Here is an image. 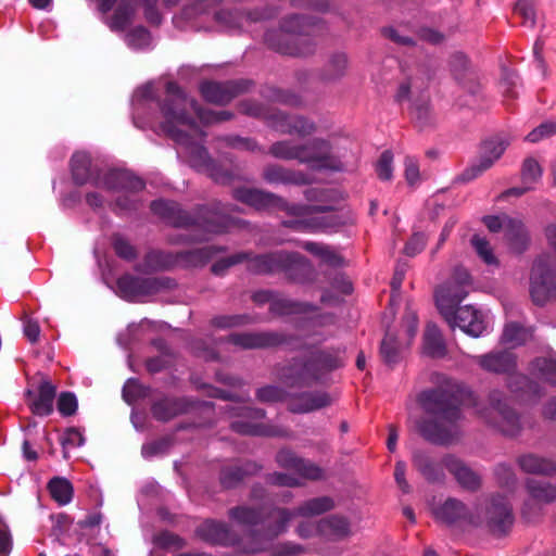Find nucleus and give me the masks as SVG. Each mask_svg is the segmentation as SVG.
<instances>
[{
    "label": "nucleus",
    "mask_w": 556,
    "mask_h": 556,
    "mask_svg": "<svg viewBox=\"0 0 556 556\" xmlns=\"http://www.w3.org/2000/svg\"><path fill=\"white\" fill-rule=\"evenodd\" d=\"M176 265V252H167L163 250H151L143 257L142 268L136 269L143 273H156L172 270Z\"/></svg>",
    "instance_id": "obj_36"
},
{
    "label": "nucleus",
    "mask_w": 556,
    "mask_h": 556,
    "mask_svg": "<svg viewBox=\"0 0 556 556\" xmlns=\"http://www.w3.org/2000/svg\"><path fill=\"white\" fill-rule=\"evenodd\" d=\"M27 397H33L29 408L34 415L48 416L53 412V403L56 395V388L49 380H42L38 386V394L33 391L26 392Z\"/></svg>",
    "instance_id": "obj_33"
},
{
    "label": "nucleus",
    "mask_w": 556,
    "mask_h": 556,
    "mask_svg": "<svg viewBox=\"0 0 556 556\" xmlns=\"http://www.w3.org/2000/svg\"><path fill=\"white\" fill-rule=\"evenodd\" d=\"M134 15L135 10L131 5L121 3L111 18L110 28L114 31H124L131 24Z\"/></svg>",
    "instance_id": "obj_52"
},
{
    "label": "nucleus",
    "mask_w": 556,
    "mask_h": 556,
    "mask_svg": "<svg viewBox=\"0 0 556 556\" xmlns=\"http://www.w3.org/2000/svg\"><path fill=\"white\" fill-rule=\"evenodd\" d=\"M412 465L419 475L431 484H443L446 476L443 458L438 460L429 451L415 448L412 453Z\"/></svg>",
    "instance_id": "obj_20"
},
{
    "label": "nucleus",
    "mask_w": 556,
    "mask_h": 556,
    "mask_svg": "<svg viewBox=\"0 0 556 556\" xmlns=\"http://www.w3.org/2000/svg\"><path fill=\"white\" fill-rule=\"evenodd\" d=\"M176 285L175 279L170 277H139L130 274L121 276L116 281L118 291L126 301L154 295L163 290H172Z\"/></svg>",
    "instance_id": "obj_13"
},
{
    "label": "nucleus",
    "mask_w": 556,
    "mask_h": 556,
    "mask_svg": "<svg viewBox=\"0 0 556 556\" xmlns=\"http://www.w3.org/2000/svg\"><path fill=\"white\" fill-rule=\"evenodd\" d=\"M380 355L387 365H394L399 362V346L396 339L387 333L381 341Z\"/></svg>",
    "instance_id": "obj_61"
},
{
    "label": "nucleus",
    "mask_w": 556,
    "mask_h": 556,
    "mask_svg": "<svg viewBox=\"0 0 556 556\" xmlns=\"http://www.w3.org/2000/svg\"><path fill=\"white\" fill-rule=\"evenodd\" d=\"M414 126L419 130H425L435 126V114L430 105L428 97H420L410 105L409 111Z\"/></svg>",
    "instance_id": "obj_38"
},
{
    "label": "nucleus",
    "mask_w": 556,
    "mask_h": 556,
    "mask_svg": "<svg viewBox=\"0 0 556 556\" xmlns=\"http://www.w3.org/2000/svg\"><path fill=\"white\" fill-rule=\"evenodd\" d=\"M488 407L480 410L484 421L504 435H517L521 430L520 417L509 405L505 393L492 390L488 395Z\"/></svg>",
    "instance_id": "obj_10"
},
{
    "label": "nucleus",
    "mask_w": 556,
    "mask_h": 556,
    "mask_svg": "<svg viewBox=\"0 0 556 556\" xmlns=\"http://www.w3.org/2000/svg\"><path fill=\"white\" fill-rule=\"evenodd\" d=\"M348 56L343 52H336L330 55L327 63L319 72V79L324 83H333L345 76L348 71Z\"/></svg>",
    "instance_id": "obj_40"
},
{
    "label": "nucleus",
    "mask_w": 556,
    "mask_h": 556,
    "mask_svg": "<svg viewBox=\"0 0 556 556\" xmlns=\"http://www.w3.org/2000/svg\"><path fill=\"white\" fill-rule=\"evenodd\" d=\"M56 408L64 417L75 415L78 408L76 395L68 391L61 392L56 401Z\"/></svg>",
    "instance_id": "obj_64"
},
{
    "label": "nucleus",
    "mask_w": 556,
    "mask_h": 556,
    "mask_svg": "<svg viewBox=\"0 0 556 556\" xmlns=\"http://www.w3.org/2000/svg\"><path fill=\"white\" fill-rule=\"evenodd\" d=\"M256 399L262 403H277L285 401L287 392L278 386H265L256 391Z\"/></svg>",
    "instance_id": "obj_63"
},
{
    "label": "nucleus",
    "mask_w": 556,
    "mask_h": 556,
    "mask_svg": "<svg viewBox=\"0 0 556 556\" xmlns=\"http://www.w3.org/2000/svg\"><path fill=\"white\" fill-rule=\"evenodd\" d=\"M531 337V332L517 323H509L505 326L502 342L518 346L523 344Z\"/></svg>",
    "instance_id": "obj_49"
},
{
    "label": "nucleus",
    "mask_w": 556,
    "mask_h": 556,
    "mask_svg": "<svg viewBox=\"0 0 556 556\" xmlns=\"http://www.w3.org/2000/svg\"><path fill=\"white\" fill-rule=\"evenodd\" d=\"M331 405V396L325 391H306L294 397L289 409L292 413L304 414Z\"/></svg>",
    "instance_id": "obj_34"
},
{
    "label": "nucleus",
    "mask_w": 556,
    "mask_h": 556,
    "mask_svg": "<svg viewBox=\"0 0 556 556\" xmlns=\"http://www.w3.org/2000/svg\"><path fill=\"white\" fill-rule=\"evenodd\" d=\"M100 181L101 185L99 188L112 192H138L146 187V182L140 177L135 176L131 172L126 169L101 170Z\"/></svg>",
    "instance_id": "obj_21"
},
{
    "label": "nucleus",
    "mask_w": 556,
    "mask_h": 556,
    "mask_svg": "<svg viewBox=\"0 0 556 556\" xmlns=\"http://www.w3.org/2000/svg\"><path fill=\"white\" fill-rule=\"evenodd\" d=\"M334 507V502L330 496H319L307 500L294 509L288 508H274L268 517H275V522L268 525L262 535L265 540H275L280 534L285 533L290 520L296 516L314 517L331 510Z\"/></svg>",
    "instance_id": "obj_8"
},
{
    "label": "nucleus",
    "mask_w": 556,
    "mask_h": 556,
    "mask_svg": "<svg viewBox=\"0 0 556 556\" xmlns=\"http://www.w3.org/2000/svg\"><path fill=\"white\" fill-rule=\"evenodd\" d=\"M470 242L477 254L483 260L485 264H497V260L493 254L490 242L485 238H482L479 235H473Z\"/></svg>",
    "instance_id": "obj_62"
},
{
    "label": "nucleus",
    "mask_w": 556,
    "mask_h": 556,
    "mask_svg": "<svg viewBox=\"0 0 556 556\" xmlns=\"http://www.w3.org/2000/svg\"><path fill=\"white\" fill-rule=\"evenodd\" d=\"M473 361L485 371L510 375L517 367L516 355L507 350L473 356Z\"/></svg>",
    "instance_id": "obj_27"
},
{
    "label": "nucleus",
    "mask_w": 556,
    "mask_h": 556,
    "mask_svg": "<svg viewBox=\"0 0 556 556\" xmlns=\"http://www.w3.org/2000/svg\"><path fill=\"white\" fill-rule=\"evenodd\" d=\"M227 341L244 350L269 349L287 345L303 350L301 356L290 358L278 369L279 380L290 389H308L325 381L326 377L345 366V348H321L317 344H295L302 337L280 331L240 332L228 336Z\"/></svg>",
    "instance_id": "obj_1"
},
{
    "label": "nucleus",
    "mask_w": 556,
    "mask_h": 556,
    "mask_svg": "<svg viewBox=\"0 0 556 556\" xmlns=\"http://www.w3.org/2000/svg\"><path fill=\"white\" fill-rule=\"evenodd\" d=\"M254 323L249 314L216 315L210 319V326L219 330L239 328Z\"/></svg>",
    "instance_id": "obj_46"
},
{
    "label": "nucleus",
    "mask_w": 556,
    "mask_h": 556,
    "mask_svg": "<svg viewBox=\"0 0 556 556\" xmlns=\"http://www.w3.org/2000/svg\"><path fill=\"white\" fill-rule=\"evenodd\" d=\"M432 388L417 395L425 416L416 421L418 433L429 443L447 445L455 438V427L462 419V405L471 395L462 382L444 374H435Z\"/></svg>",
    "instance_id": "obj_2"
},
{
    "label": "nucleus",
    "mask_w": 556,
    "mask_h": 556,
    "mask_svg": "<svg viewBox=\"0 0 556 556\" xmlns=\"http://www.w3.org/2000/svg\"><path fill=\"white\" fill-rule=\"evenodd\" d=\"M249 256H250L249 252L241 251V252L231 254L227 257H223V258L216 261L211 266V271L215 276H224L230 267L243 263Z\"/></svg>",
    "instance_id": "obj_58"
},
{
    "label": "nucleus",
    "mask_w": 556,
    "mask_h": 556,
    "mask_svg": "<svg viewBox=\"0 0 556 556\" xmlns=\"http://www.w3.org/2000/svg\"><path fill=\"white\" fill-rule=\"evenodd\" d=\"M443 465L463 489L470 492L480 489V476L460 458L453 454H446L443 456Z\"/></svg>",
    "instance_id": "obj_25"
},
{
    "label": "nucleus",
    "mask_w": 556,
    "mask_h": 556,
    "mask_svg": "<svg viewBox=\"0 0 556 556\" xmlns=\"http://www.w3.org/2000/svg\"><path fill=\"white\" fill-rule=\"evenodd\" d=\"M195 534L202 541L220 546H236L240 539L238 534L231 531L229 526L222 521L205 520L195 529Z\"/></svg>",
    "instance_id": "obj_22"
},
{
    "label": "nucleus",
    "mask_w": 556,
    "mask_h": 556,
    "mask_svg": "<svg viewBox=\"0 0 556 556\" xmlns=\"http://www.w3.org/2000/svg\"><path fill=\"white\" fill-rule=\"evenodd\" d=\"M112 247L119 258L128 262L137 258L138 253L136 248L119 233H114L112 236Z\"/></svg>",
    "instance_id": "obj_59"
},
{
    "label": "nucleus",
    "mask_w": 556,
    "mask_h": 556,
    "mask_svg": "<svg viewBox=\"0 0 556 556\" xmlns=\"http://www.w3.org/2000/svg\"><path fill=\"white\" fill-rule=\"evenodd\" d=\"M193 403L186 397L164 396L151 405V414L157 421L167 422L173 418L188 413Z\"/></svg>",
    "instance_id": "obj_29"
},
{
    "label": "nucleus",
    "mask_w": 556,
    "mask_h": 556,
    "mask_svg": "<svg viewBox=\"0 0 556 556\" xmlns=\"http://www.w3.org/2000/svg\"><path fill=\"white\" fill-rule=\"evenodd\" d=\"M453 319L444 318L447 325L455 329L460 328L465 333L473 338L480 337L486 330V321L483 314L472 305H458L452 308Z\"/></svg>",
    "instance_id": "obj_19"
},
{
    "label": "nucleus",
    "mask_w": 556,
    "mask_h": 556,
    "mask_svg": "<svg viewBox=\"0 0 556 556\" xmlns=\"http://www.w3.org/2000/svg\"><path fill=\"white\" fill-rule=\"evenodd\" d=\"M425 354L432 358H442L446 355V345L442 333L435 324H427L424 334Z\"/></svg>",
    "instance_id": "obj_43"
},
{
    "label": "nucleus",
    "mask_w": 556,
    "mask_h": 556,
    "mask_svg": "<svg viewBox=\"0 0 556 556\" xmlns=\"http://www.w3.org/2000/svg\"><path fill=\"white\" fill-rule=\"evenodd\" d=\"M232 197L257 211L275 210L277 203H283L282 197L258 188H236L232 190Z\"/></svg>",
    "instance_id": "obj_24"
},
{
    "label": "nucleus",
    "mask_w": 556,
    "mask_h": 556,
    "mask_svg": "<svg viewBox=\"0 0 556 556\" xmlns=\"http://www.w3.org/2000/svg\"><path fill=\"white\" fill-rule=\"evenodd\" d=\"M318 309L319 307L313 303L283 298L278 294L269 305V312L278 317L315 313Z\"/></svg>",
    "instance_id": "obj_35"
},
{
    "label": "nucleus",
    "mask_w": 556,
    "mask_h": 556,
    "mask_svg": "<svg viewBox=\"0 0 556 556\" xmlns=\"http://www.w3.org/2000/svg\"><path fill=\"white\" fill-rule=\"evenodd\" d=\"M521 180L523 185L533 186L543 175V168L534 157H526L521 165Z\"/></svg>",
    "instance_id": "obj_56"
},
{
    "label": "nucleus",
    "mask_w": 556,
    "mask_h": 556,
    "mask_svg": "<svg viewBox=\"0 0 556 556\" xmlns=\"http://www.w3.org/2000/svg\"><path fill=\"white\" fill-rule=\"evenodd\" d=\"M159 108L164 118L160 125L162 131L178 144L190 142V135L180 129V126H187L197 132H201L191 111L204 124L229 121L233 116L230 111L204 110L195 99L188 98L175 81L166 84L165 97L159 102Z\"/></svg>",
    "instance_id": "obj_4"
},
{
    "label": "nucleus",
    "mask_w": 556,
    "mask_h": 556,
    "mask_svg": "<svg viewBox=\"0 0 556 556\" xmlns=\"http://www.w3.org/2000/svg\"><path fill=\"white\" fill-rule=\"evenodd\" d=\"M150 210L172 227L195 228L200 231L179 235L170 240L173 244L203 242L208 239L207 235L224 233L230 226V218L222 212L219 204L197 205L186 211L175 201L159 199L151 202Z\"/></svg>",
    "instance_id": "obj_3"
},
{
    "label": "nucleus",
    "mask_w": 556,
    "mask_h": 556,
    "mask_svg": "<svg viewBox=\"0 0 556 556\" xmlns=\"http://www.w3.org/2000/svg\"><path fill=\"white\" fill-rule=\"evenodd\" d=\"M301 143L285 139L274 142L268 151L269 155L282 161H296L300 163Z\"/></svg>",
    "instance_id": "obj_45"
},
{
    "label": "nucleus",
    "mask_w": 556,
    "mask_h": 556,
    "mask_svg": "<svg viewBox=\"0 0 556 556\" xmlns=\"http://www.w3.org/2000/svg\"><path fill=\"white\" fill-rule=\"evenodd\" d=\"M254 81L248 78L231 79L227 81H203L200 85V93L203 99L217 105H226L233 98L249 91Z\"/></svg>",
    "instance_id": "obj_14"
},
{
    "label": "nucleus",
    "mask_w": 556,
    "mask_h": 556,
    "mask_svg": "<svg viewBox=\"0 0 556 556\" xmlns=\"http://www.w3.org/2000/svg\"><path fill=\"white\" fill-rule=\"evenodd\" d=\"M505 237L513 251L520 254L527 250L529 236L521 220L505 217Z\"/></svg>",
    "instance_id": "obj_39"
},
{
    "label": "nucleus",
    "mask_w": 556,
    "mask_h": 556,
    "mask_svg": "<svg viewBox=\"0 0 556 556\" xmlns=\"http://www.w3.org/2000/svg\"><path fill=\"white\" fill-rule=\"evenodd\" d=\"M279 273H283L288 281L298 285L313 283L317 277L315 267L306 256L285 250Z\"/></svg>",
    "instance_id": "obj_16"
},
{
    "label": "nucleus",
    "mask_w": 556,
    "mask_h": 556,
    "mask_svg": "<svg viewBox=\"0 0 556 556\" xmlns=\"http://www.w3.org/2000/svg\"><path fill=\"white\" fill-rule=\"evenodd\" d=\"M223 245H206L176 252V265L184 269L202 268L216 254L226 252Z\"/></svg>",
    "instance_id": "obj_28"
},
{
    "label": "nucleus",
    "mask_w": 556,
    "mask_h": 556,
    "mask_svg": "<svg viewBox=\"0 0 556 556\" xmlns=\"http://www.w3.org/2000/svg\"><path fill=\"white\" fill-rule=\"evenodd\" d=\"M532 366L545 382L556 387V358L536 357Z\"/></svg>",
    "instance_id": "obj_51"
},
{
    "label": "nucleus",
    "mask_w": 556,
    "mask_h": 556,
    "mask_svg": "<svg viewBox=\"0 0 556 556\" xmlns=\"http://www.w3.org/2000/svg\"><path fill=\"white\" fill-rule=\"evenodd\" d=\"M323 28V21L307 14H289L279 22V27L264 34L265 45L273 51L283 55L306 58L316 51L313 40L317 30Z\"/></svg>",
    "instance_id": "obj_5"
},
{
    "label": "nucleus",
    "mask_w": 556,
    "mask_h": 556,
    "mask_svg": "<svg viewBox=\"0 0 556 556\" xmlns=\"http://www.w3.org/2000/svg\"><path fill=\"white\" fill-rule=\"evenodd\" d=\"M517 463L527 473L549 476L556 471V464L553 460L535 454L521 455Z\"/></svg>",
    "instance_id": "obj_42"
},
{
    "label": "nucleus",
    "mask_w": 556,
    "mask_h": 556,
    "mask_svg": "<svg viewBox=\"0 0 556 556\" xmlns=\"http://www.w3.org/2000/svg\"><path fill=\"white\" fill-rule=\"evenodd\" d=\"M282 202L283 203H277L275 210L286 212L288 215L294 217L318 214L319 212H325L327 210L325 205L291 204L285 198H282Z\"/></svg>",
    "instance_id": "obj_50"
},
{
    "label": "nucleus",
    "mask_w": 556,
    "mask_h": 556,
    "mask_svg": "<svg viewBox=\"0 0 556 556\" xmlns=\"http://www.w3.org/2000/svg\"><path fill=\"white\" fill-rule=\"evenodd\" d=\"M261 469L262 466L252 460L223 466L219 471L220 486L225 490L236 489L247 478L256 475Z\"/></svg>",
    "instance_id": "obj_30"
},
{
    "label": "nucleus",
    "mask_w": 556,
    "mask_h": 556,
    "mask_svg": "<svg viewBox=\"0 0 556 556\" xmlns=\"http://www.w3.org/2000/svg\"><path fill=\"white\" fill-rule=\"evenodd\" d=\"M249 253L250 256L244 261L247 262L248 271L254 275H273L280 271L283 250L264 254H253L252 252Z\"/></svg>",
    "instance_id": "obj_31"
},
{
    "label": "nucleus",
    "mask_w": 556,
    "mask_h": 556,
    "mask_svg": "<svg viewBox=\"0 0 556 556\" xmlns=\"http://www.w3.org/2000/svg\"><path fill=\"white\" fill-rule=\"evenodd\" d=\"M290 2L295 8H307L320 13H334L345 20L340 7L331 4L328 0H290Z\"/></svg>",
    "instance_id": "obj_57"
},
{
    "label": "nucleus",
    "mask_w": 556,
    "mask_h": 556,
    "mask_svg": "<svg viewBox=\"0 0 556 556\" xmlns=\"http://www.w3.org/2000/svg\"><path fill=\"white\" fill-rule=\"evenodd\" d=\"M215 21L228 28V29H240L243 27V11L239 10H219L214 14Z\"/></svg>",
    "instance_id": "obj_55"
},
{
    "label": "nucleus",
    "mask_w": 556,
    "mask_h": 556,
    "mask_svg": "<svg viewBox=\"0 0 556 556\" xmlns=\"http://www.w3.org/2000/svg\"><path fill=\"white\" fill-rule=\"evenodd\" d=\"M527 489L531 500L538 503H551L556 498V488L549 483L528 480Z\"/></svg>",
    "instance_id": "obj_48"
},
{
    "label": "nucleus",
    "mask_w": 556,
    "mask_h": 556,
    "mask_svg": "<svg viewBox=\"0 0 556 556\" xmlns=\"http://www.w3.org/2000/svg\"><path fill=\"white\" fill-rule=\"evenodd\" d=\"M485 518L490 532L495 536L506 535L515 521L513 507L502 495H495L491 498Z\"/></svg>",
    "instance_id": "obj_17"
},
{
    "label": "nucleus",
    "mask_w": 556,
    "mask_h": 556,
    "mask_svg": "<svg viewBox=\"0 0 556 556\" xmlns=\"http://www.w3.org/2000/svg\"><path fill=\"white\" fill-rule=\"evenodd\" d=\"M318 531L333 540H342L350 535V522L348 518L339 515H331L321 519L317 526Z\"/></svg>",
    "instance_id": "obj_41"
},
{
    "label": "nucleus",
    "mask_w": 556,
    "mask_h": 556,
    "mask_svg": "<svg viewBox=\"0 0 556 556\" xmlns=\"http://www.w3.org/2000/svg\"><path fill=\"white\" fill-rule=\"evenodd\" d=\"M279 14V10L274 5H264L262 8H255L253 10L243 11V23H257L267 20H271Z\"/></svg>",
    "instance_id": "obj_60"
},
{
    "label": "nucleus",
    "mask_w": 556,
    "mask_h": 556,
    "mask_svg": "<svg viewBox=\"0 0 556 556\" xmlns=\"http://www.w3.org/2000/svg\"><path fill=\"white\" fill-rule=\"evenodd\" d=\"M529 294L532 303L539 307L556 303V263L551 254H541L532 262Z\"/></svg>",
    "instance_id": "obj_6"
},
{
    "label": "nucleus",
    "mask_w": 556,
    "mask_h": 556,
    "mask_svg": "<svg viewBox=\"0 0 556 556\" xmlns=\"http://www.w3.org/2000/svg\"><path fill=\"white\" fill-rule=\"evenodd\" d=\"M262 178L269 185L306 186L312 182L309 176L303 170L288 168L276 163L264 166Z\"/></svg>",
    "instance_id": "obj_23"
},
{
    "label": "nucleus",
    "mask_w": 556,
    "mask_h": 556,
    "mask_svg": "<svg viewBox=\"0 0 556 556\" xmlns=\"http://www.w3.org/2000/svg\"><path fill=\"white\" fill-rule=\"evenodd\" d=\"M230 414L240 419L230 424V429L242 435H256V437H289L287 429L281 427L255 422L266 417V412L263 408L251 406L231 407Z\"/></svg>",
    "instance_id": "obj_11"
},
{
    "label": "nucleus",
    "mask_w": 556,
    "mask_h": 556,
    "mask_svg": "<svg viewBox=\"0 0 556 556\" xmlns=\"http://www.w3.org/2000/svg\"><path fill=\"white\" fill-rule=\"evenodd\" d=\"M472 277L464 266H455L451 276L434 289L435 306L443 318L453 319L452 308L467 298L472 290Z\"/></svg>",
    "instance_id": "obj_7"
},
{
    "label": "nucleus",
    "mask_w": 556,
    "mask_h": 556,
    "mask_svg": "<svg viewBox=\"0 0 556 556\" xmlns=\"http://www.w3.org/2000/svg\"><path fill=\"white\" fill-rule=\"evenodd\" d=\"M434 516L441 522L453 526L460 521L472 522L470 509L459 500L448 497L440 507L434 510Z\"/></svg>",
    "instance_id": "obj_32"
},
{
    "label": "nucleus",
    "mask_w": 556,
    "mask_h": 556,
    "mask_svg": "<svg viewBox=\"0 0 556 556\" xmlns=\"http://www.w3.org/2000/svg\"><path fill=\"white\" fill-rule=\"evenodd\" d=\"M508 376L507 386L513 393H518L521 396L528 397H540L542 395L541 386L526 375L513 372Z\"/></svg>",
    "instance_id": "obj_44"
},
{
    "label": "nucleus",
    "mask_w": 556,
    "mask_h": 556,
    "mask_svg": "<svg viewBox=\"0 0 556 556\" xmlns=\"http://www.w3.org/2000/svg\"><path fill=\"white\" fill-rule=\"evenodd\" d=\"M220 140L225 142L226 146L232 149L249 152H258L262 154L266 153L265 149L261 147L255 139L252 138L230 135L220 138Z\"/></svg>",
    "instance_id": "obj_53"
},
{
    "label": "nucleus",
    "mask_w": 556,
    "mask_h": 556,
    "mask_svg": "<svg viewBox=\"0 0 556 556\" xmlns=\"http://www.w3.org/2000/svg\"><path fill=\"white\" fill-rule=\"evenodd\" d=\"M300 164L308 165L314 170L342 172L344 164L332 151L329 140L314 137L301 143Z\"/></svg>",
    "instance_id": "obj_12"
},
{
    "label": "nucleus",
    "mask_w": 556,
    "mask_h": 556,
    "mask_svg": "<svg viewBox=\"0 0 556 556\" xmlns=\"http://www.w3.org/2000/svg\"><path fill=\"white\" fill-rule=\"evenodd\" d=\"M267 125L281 135H296L301 138L314 135L317 125L314 121L300 114L275 111L267 116Z\"/></svg>",
    "instance_id": "obj_15"
},
{
    "label": "nucleus",
    "mask_w": 556,
    "mask_h": 556,
    "mask_svg": "<svg viewBox=\"0 0 556 556\" xmlns=\"http://www.w3.org/2000/svg\"><path fill=\"white\" fill-rule=\"evenodd\" d=\"M325 206L327 207L324 212L325 215L313 217L311 219V225L314 229L324 232H333L352 222V217L349 212L332 210L327 205Z\"/></svg>",
    "instance_id": "obj_37"
},
{
    "label": "nucleus",
    "mask_w": 556,
    "mask_h": 556,
    "mask_svg": "<svg viewBox=\"0 0 556 556\" xmlns=\"http://www.w3.org/2000/svg\"><path fill=\"white\" fill-rule=\"evenodd\" d=\"M148 394L149 388L141 384L136 378H129L122 390L123 399L129 405L135 404L140 399H144Z\"/></svg>",
    "instance_id": "obj_54"
},
{
    "label": "nucleus",
    "mask_w": 556,
    "mask_h": 556,
    "mask_svg": "<svg viewBox=\"0 0 556 556\" xmlns=\"http://www.w3.org/2000/svg\"><path fill=\"white\" fill-rule=\"evenodd\" d=\"M271 507L266 509L264 506H236L229 509L228 516L230 519L244 526H255L257 528L250 530V542L242 546V551L247 554H256L265 549L268 542L273 540H265L262 535L264 529L275 522V517H268V514L274 509Z\"/></svg>",
    "instance_id": "obj_9"
},
{
    "label": "nucleus",
    "mask_w": 556,
    "mask_h": 556,
    "mask_svg": "<svg viewBox=\"0 0 556 556\" xmlns=\"http://www.w3.org/2000/svg\"><path fill=\"white\" fill-rule=\"evenodd\" d=\"M71 172L73 181L77 186L90 184L97 188L101 185V169L92 165L90 156L85 152H77L72 156Z\"/></svg>",
    "instance_id": "obj_26"
},
{
    "label": "nucleus",
    "mask_w": 556,
    "mask_h": 556,
    "mask_svg": "<svg viewBox=\"0 0 556 556\" xmlns=\"http://www.w3.org/2000/svg\"><path fill=\"white\" fill-rule=\"evenodd\" d=\"M48 490L51 497L60 505H66L73 498L74 489L66 478H52L48 483Z\"/></svg>",
    "instance_id": "obj_47"
},
{
    "label": "nucleus",
    "mask_w": 556,
    "mask_h": 556,
    "mask_svg": "<svg viewBox=\"0 0 556 556\" xmlns=\"http://www.w3.org/2000/svg\"><path fill=\"white\" fill-rule=\"evenodd\" d=\"M509 142L503 137H494L483 142L479 164L465 169L457 178V181L468 182L489 169L498 160Z\"/></svg>",
    "instance_id": "obj_18"
}]
</instances>
